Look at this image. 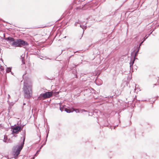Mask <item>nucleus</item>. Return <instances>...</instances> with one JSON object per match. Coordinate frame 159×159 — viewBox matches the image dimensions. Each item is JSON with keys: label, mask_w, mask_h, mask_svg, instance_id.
Listing matches in <instances>:
<instances>
[{"label": "nucleus", "mask_w": 159, "mask_h": 159, "mask_svg": "<svg viewBox=\"0 0 159 159\" xmlns=\"http://www.w3.org/2000/svg\"><path fill=\"white\" fill-rule=\"evenodd\" d=\"M146 37V36L143 38V41H145V40H146V39L148 38V37Z\"/></svg>", "instance_id": "nucleus-13"}, {"label": "nucleus", "mask_w": 159, "mask_h": 159, "mask_svg": "<svg viewBox=\"0 0 159 159\" xmlns=\"http://www.w3.org/2000/svg\"><path fill=\"white\" fill-rule=\"evenodd\" d=\"M138 52H138V51H137L135 52V56H136L137 55V54H138Z\"/></svg>", "instance_id": "nucleus-16"}, {"label": "nucleus", "mask_w": 159, "mask_h": 159, "mask_svg": "<svg viewBox=\"0 0 159 159\" xmlns=\"http://www.w3.org/2000/svg\"><path fill=\"white\" fill-rule=\"evenodd\" d=\"M74 110H75V111L77 113L79 112V110L77 109H76V110L75 109H74Z\"/></svg>", "instance_id": "nucleus-17"}, {"label": "nucleus", "mask_w": 159, "mask_h": 159, "mask_svg": "<svg viewBox=\"0 0 159 159\" xmlns=\"http://www.w3.org/2000/svg\"><path fill=\"white\" fill-rule=\"evenodd\" d=\"M21 129V127L20 126H16L14 127L13 129L12 134L14 133H17Z\"/></svg>", "instance_id": "nucleus-6"}, {"label": "nucleus", "mask_w": 159, "mask_h": 159, "mask_svg": "<svg viewBox=\"0 0 159 159\" xmlns=\"http://www.w3.org/2000/svg\"><path fill=\"white\" fill-rule=\"evenodd\" d=\"M60 110L61 111H62V109H61V107L60 108Z\"/></svg>", "instance_id": "nucleus-21"}, {"label": "nucleus", "mask_w": 159, "mask_h": 159, "mask_svg": "<svg viewBox=\"0 0 159 159\" xmlns=\"http://www.w3.org/2000/svg\"><path fill=\"white\" fill-rule=\"evenodd\" d=\"M53 93V91L46 92L42 94V97L44 98H50L52 96Z\"/></svg>", "instance_id": "nucleus-4"}, {"label": "nucleus", "mask_w": 159, "mask_h": 159, "mask_svg": "<svg viewBox=\"0 0 159 159\" xmlns=\"http://www.w3.org/2000/svg\"><path fill=\"white\" fill-rule=\"evenodd\" d=\"M25 105V103H24L23 104V105Z\"/></svg>", "instance_id": "nucleus-25"}, {"label": "nucleus", "mask_w": 159, "mask_h": 159, "mask_svg": "<svg viewBox=\"0 0 159 159\" xmlns=\"http://www.w3.org/2000/svg\"><path fill=\"white\" fill-rule=\"evenodd\" d=\"M144 41H142L140 44L139 45V48H140V46L143 43Z\"/></svg>", "instance_id": "nucleus-14"}, {"label": "nucleus", "mask_w": 159, "mask_h": 159, "mask_svg": "<svg viewBox=\"0 0 159 159\" xmlns=\"http://www.w3.org/2000/svg\"><path fill=\"white\" fill-rule=\"evenodd\" d=\"M3 70V67L2 66L0 67V71H1Z\"/></svg>", "instance_id": "nucleus-15"}, {"label": "nucleus", "mask_w": 159, "mask_h": 159, "mask_svg": "<svg viewBox=\"0 0 159 159\" xmlns=\"http://www.w3.org/2000/svg\"><path fill=\"white\" fill-rule=\"evenodd\" d=\"M6 40L9 41L10 43L11 42L13 43L15 41V40L13 38L10 37L6 38Z\"/></svg>", "instance_id": "nucleus-7"}, {"label": "nucleus", "mask_w": 159, "mask_h": 159, "mask_svg": "<svg viewBox=\"0 0 159 159\" xmlns=\"http://www.w3.org/2000/svg\"><path fill=\"white\" fill-rule=\"evenodd\" d=\"M116 127V126H115L114 128V129H115V128Z\"/></svg>", "instance_id": "nucleus-26"}, {"label": "nucleus", "mask_w": 159, "mask_h": 159, "mask_svg": "<svg viewBox=\"0 0 159 159\" xmlns=\"http://www.w3.org/2000/svg\"><path fill=\"white\" fill-rule=\"evenodd\" d=\"M48 132L47 134V135H46V141H45V143H43V145H44L45 144V143H46V142L47 140V138L48 137Z\"/></svg>", "instance_id": "nucleus-12"}, {"label": "nucleus", "mask_w": 159, "mask_h": 159, "mask_svg": "<svg viewBox=\"0 0 159 159\" xmlns=\"http://www.w3.org/2000/svg\"><path fill=\"white\" fill-rule=\"evenodd\" d=\"M23 62V64H24L25 63L24 62Z\"/></svg>", "instance_id": "nucleus-27"}, {"label": "nucleus", "mask_w": 159, "mask_h": 159, "mask_svg": "<svg viewBox=\"0 0 159 159\" xmlns=\"http://www.w3.org/2000/svg\"><path fill=\"white\" fill-rule=\"evenodd\" d=\"M25 139V138H24L23 142L21 143V144L20 145L17 146L16 147V150L15 152H14V155L15 157H17L20 154L21 150L22 149L24 144Z\"/></svg>", "instance_id": "nucleus-3"}, {"label": "nucleus", "mask_w": 159, "mask_h": 159, "mask_svg": "<svg viewBox=\"0 0 159 159\" xmlns=\"http://www.w3.org/2000/svg\"><path fill=\"white\" fill-rule=\"evenodd\" d=\"M65 111H66L67 113H70L72 112L73 111H72L71 110L67 109V108H65Z\"/></svg>", "instance_id": "nucleus-9"}, {"label": "nucleus", "mask_w": 159, "mask_h": 159, "mask_svg": "<svg viewBox=\"0 0 159 159\" xmlns=\"http://www.w3.org/2000/svg\"><path fill=\"white\" fill-rule=\"evenodd\" d=\"M37 153H36L35 154V156H37Z\"/></svg>", "instance_id": "nucleus-24"}, {"label": "nucleus", "mask_w": 159, "mask_h": 159, "mask_svg": "<svg viewBox=\"0 0 159 159\" xmlns=\"http://www.w3.org/2000/svg\"><path fill=\"white\" fill-rule=\"evenodd\" d=\"M10 98V95L9 94H8V98Z\"/></svg>", "instance_id": "nucleus-19"}, {"label": "nucleus", "mask_w": 159, "mask_h": 159, "mask_svg": "<svg viewBox=\"0 0 159 159\" xmlns=\"http://www.w3.org/2000/svg\"><path fill=\"white\" fill-rule=\"evenodd\" d=\"M34 159V157H32V158H31V159Z\"/></svg>", "instance_id": "nucleus-23"}, {"label": "nucleus", "mask_w": 159, "mask_h": 159, "mask_svg": "<svg viewBox=\"0 0 159 159\" xmlns=\"http://www.w3.org/2000/svg\"><path fill=\"white\" fill-rule=\"evenodd\" d=\"M40 149H39V150H38L37 151V152H36V153H38L39 152V151H40Z\"/></svg>", "instance_id": "nucleus-18"}, {"label": "nucleus", "mask_w": 159, "mask_h": 159, "mask_svg": "<svg viewBox=\"0 0 159 159\" xmlns=\"http://www.w3.org/2000/svg\"><path fill=\"white\" fill-rule=\"evenodd\" d=\"M43 145L41 146L40 148V149L41 148L43 147Z\"/></svg>", "instance_id": "nucleus-22"}, {"label": "nucleus", "mask_w": 159, "mask_h": 159, "mask_svg": "<svg viewBox=\"0 0 159 159\" xmlns=\"http://www.w3.org/2000/svg\"><path fill=\"white\" fill-rule=\"evenodd\" d=\"M80 24V27L82 28L84 30L83 32H84V29H86L87 28V26L86 25H82V22L80 21H79L78 22H76L74 24V25L75 26H77V24ZM84 32H83V33Z\"/></svg>", "instance_id": "nucleus-5"}, {"label": "nucleus", "mask_w": 159, "mask_h": 159, "mask_svg": "<svg viewBox=\"0 0 159 159\" xmlns=\"http://www.w3.org/2000/svg\"><path fill=\"white\" fill-rule=\"evenodd\" d=\"M76 77L77 78V76L76 75Z\"/></svg>", "instance_id": "nucleus-28"}, {"label": "nucleus", "mask_w": 159, "mask_h": 159, "mask_svg": "<svg viewBox=\"0 0 159 159\" xmlns=\"http://www.w3.org/2000/svg\"><path fill=\"white\" fill-rule=\"evenodd\" d=\"M139 49H140V48H139V47H138V49L137 50V51H138V52H139Z\"/></svg>", "instance_id": "nucleus-20"}, {"label": "nucleus", "mask_w": 159, "mask_h": 159, "mask_svg": "<svg viewBox=\"0 0 159 159\" xmlns=\"http://www.w3.org/2000/svg\"><path fill=\"white\" fill-rule=\"evenodd\" d=\"M135 61V58L132 60H131L130 62V69H131L132 67V66L134 62Z\"/></svg>", "instance_id": "nucleus-8"}, {"label": "nucleus", "mask_w": 159, "mask_h": 159, "mask_svg": "<svg viewBox=\"0 0 159 159\" xmlns=\"http://www.w3.org/2000/svg\"><path fill=\"white\" fill-rule=\"evenodd\" d=\"M11 67H8L6 69V71L7 73H9L10 72H11Z\"/></svg>", "instance_id": "nucleus-10"}, {"label": "nucleus", "mask_w": 159, "mask_h": 159, "mask_svg": "<svg viewBox=\"0 0 159 159\" xmlns=\"http://www.w3.org/2000/svg\"><path fill=\"white\" fill-rule=\"evenodd\" d=\"M23 89L25 98H30L32 95L31 85L24 82Z\"/></svg>", "instance_id": "nucleus-1"}, {"label": "nucleus", "mask_w": 159, "mask_h": 159, "mask_svg": "<svg viewBox=\"0 0 159 159\" xmlns=\"http://www.w3.org/2000/svg\"><path fill=\"white\" fill-rule=\"evenodd\" d=\"M11 45L15 47H21L22 46H27L28 45V43L21 39H17L15 41L11 43Z\"/></svg>", "instance_id": "nucleus-2"}, {"label": "nucleus", "mask_w": 159, "mask_h": 159, "mask_svg": "<svg viewBox=\"0 0 159 159\" xmlns=\"http://www.w3.org/2000/svg\"><path fill=\"white\" fill-rule=\"evenodd\" d=\"M7 136H4V139L3 140V141L4 142H6V143L7 142Z\"/></svg>", "instance_id": "nucleus-11"}]
</instances>
